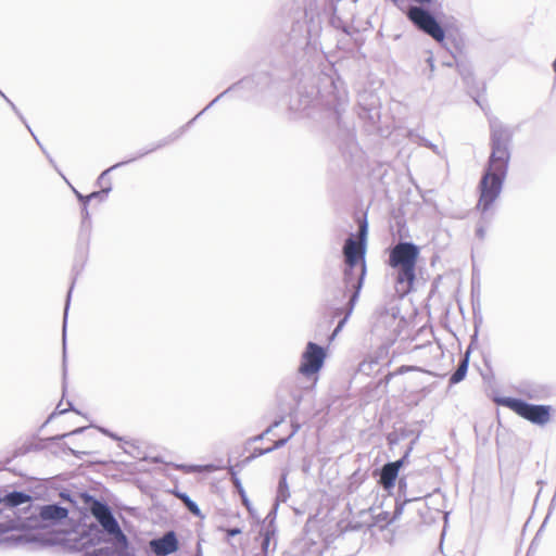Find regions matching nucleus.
Wrapping results in <instances>:
<instances>
[{
	"instance_id": "obj_1",
	"label": "nucleus",
	"mask_w": 556,
	"mask_h": 556,
	"mask_svg": "<svg viewBox=\"0 0 556 556\" xmlns=\"http://www.w3.org/2000/svg\"><path fill=\"white\" fill-rule=\"evenodd\" d=\"M514 130L498 118L490 119V155L483 168L478 190L477 210L485 214L500 197L508 173Z\"/></svg>"
},
{
	"instance_id": "obj_2",
	"label": "nucleus",
	"mask_w": 556,
	"mask_h": 556,
	"mask_svg": "<svg viewBox=\"0 0 556 556\" xmlns=\"http://www.w3.org/2000/svg\"><path fill=\"white\" fill-rule=\"evenodd\" d=\"M361 232L363 233L362 240H357L354 233H351L343 244L342 253L344 257V270H343V281L346 291L350 292L349 300L345 304L344 311L345 315L342 319L339 320L337 327L334 328L331 338H334L343 328L345 323L348 321L350 315L352 314L354 306L358 300L361 290L363 288L364 279L366 276V235H367V223L365 222L359 227ZM341 313L343 308H338Z\"/></svg>"
},
{
	"instance_id": "obj_3",
	"label": "nucleus",
	"mask_w": 556,
	"mask_h": 556,
	"mask_svg": "<svg viewBox=\"0 0 556 556\" xmlns=\"http://www.w3.org/2000/svg\"><path fill=\"white\" fill-rule=\"evenodd\" d=\"M267 80H268V78H267L266 74H254V75H252L250 77H244L241 80L232 84L230 87H228L222 93H219L216 98H214L200 113H198L186 125H184L182 127H180L179 129H177L176 131H174L173 134L167 136L166 138L157 141L151 148L140 151L136 156H134V157H131L129 160H126V161L118 162V163L112 165L111 167L106 168L105 170H103L100 174V176L98 177V179H97V185L100 186L101 188L108 186V182L109 181L111 182V179L108 178V175H109L110 172H112V170H114V169H116L118 167H122V166H124L126 164H129V163H131V162H134V161H136L138 159H141V157H143V156H146V155H148V154H150V153H152V152H154V151H156V150H159V149H161V148H163V147L174 142L175 140H177L194 123V121L197 118H199L205 111H207L215 103H217L228 92L237 90L239 87L248 88V89L252 90L254 87L267 84Z\"/></svg>"
},
{
	"instance_id": "obj_4",
	"label": "nucleus",
	"mask_w": 556,
	"mask_h": 556,
	"mask_svg": "<svg viewBox=\"0 0 556 556\" xmlns=\"http://www.w3.org/2000/svg\"><path fill=\"white\" fill-rule=\"evenodd\" d=\"M419 254V247L410 241H400L390 250L389 265L396 271L395 289L402 296L413 290Z\"/></svg>"
},
{
	"instance_id": "obj_5",
	"label": "nucleus",
	"mask_w": 556,
	"mask_h": 556,
	"mask_svg": "<svg viewBox=\"0 0 556 556\" xmlns=\"http://www.w3.org/2000/svg\"><path fill=\"white\" fill-rule=\"evenodd\" d=\"M403 13L417 30L445 45L446 29L428 7L407 5Z\"/></svg>"
},
{
	"instance_id": "obj_6",
	"label": "nucleus",
	"mask_w": 556,
	"mask_h": 556,
	"mask_svg": "<svg viewBox=\"0 0 556 556\" xmlns=\"http://www.w3.org/2000/svg\"><path fill=\"white\" fill-rule=\"evenodd\" d=\"M497 403L538 426L546 425L551 418L549 405L531 404L522 399L510 396L500 397Z\"/></svg>"
},
{
	"instance_id": "obj_7",
	"label": "nucleus",
	"mask_w": 556,
	"mask_h": 556,
	"mask_svg": "<svg viewBox=\"0 0 556 556\" xmlns=\"http://www.w3.org/2000/svg\"><path fill=\"white\" fill-rule=\"evenodd\" d=\"M80 498L105 533L111 536L121 533L122 529L119 523L114 517L111 507L105 502L96 498L87 492L80 493Z\"/></svg>"
},
{
	"instance_id": "obj_8",
	"label": "nucleus",
	"mask_w": 556,
	"mask_h": 556,
	"mask_svg": "<svg viewBox=\"0 0 556 556\" xmlns=\"http://www.w3.org/2000/svg\"><path fill=\"white\" fill-rule=\"evenodd\" d=\"M326 355L325 348L312 341L307 342L302 353L299 371L305 377L317 374L324 366Z\"/></svg>"
},
{
	"instance_id": "obj_9",
	"label": "nucleus",
	"mask_w": 556,
	"mask_h": 556,
	"mask_svg": "<svg viewBox=\"0 0 556 556\" xmlns=\"http://www.w3.org/2000/svg\"><path fill=\"white\" fill-rule=\"evenodd\" d=\"M408 453L409 451H407L401 459L396 462H389L384 464L379 470H377L376 475L378 476V483L384 490L390 491L394 488L400 468L404 464Z\"/></svg>"
},
{
	"instance_id": "obj_10",
	"label": "nucleus",
	"mask_w": 556,
	"mask_h": 556,
	"mask_svg": "<svg viewBox=\"0 0 556 556\" xmlns=\"http://www.w3.org/2000/svg\"><path fill=\"white\" fill-rule=\"evenodd\" d=\"M151 552L156 556H168L179 548V542L174 531H167L162 536L149 542Z\"/></svg>"
},
{
	"instance_id": "obj_11",
	"label": "nucleus",
	"mask_w": 556,
	"mask_h": 556,
	"mask_svg": "<svg viewBox=\"0 0 556 556\" xmlns=\"http://www.w3.org/2000/svg\"><path fill=\"white\" fill-rule=\"evenodd\" d=\"M68 509L60 504H47L40 507L39 518L47 525H56L67 518Z\"/></svg>"
},
{
	"instance_id": "obj_12",
	"label": "nucleus",
	"mask_w": 556,
	"mask_h": 556,
	"mask_svg": "<svg viewBox=\"0 0 556 556\" xmlns=\"http://www.w3.org/2000/svg\"><path fill=\"white\" fill-rule=\"evenodd\" d=\"M1 500L7 507L14 508L20 505L30 503L31 496L24 491H12L8 492L3 497H1Z\"/></svg>"
},
{
	"instance_id": "obj_13",
	"label": "nucleus",
	"mask_w": 556,
	"mask_h": 556,
	"mask_svg": "<svg viewBox=\"0 0 556 556\" xmlns=\"http://www.w3.org/2000/svg\"><path fill=\"white\" fill-rule=\"evenodd\" d=\"M75 278L72 281L70 290L66 295L65 307H64V318H63V390L65 389V378H66V324H67V313L70 308V302L72 296V291L74 288Z\"/></svg>"
},
{
	"instance_id": "obj_14",
	"label": "nucleus",
	"mask_w": 556,
	"mask_h": 556,
	"mask_svg": "<svg viewBox=\"0 0 556 556\" xmlns=\"http://www.w3.org/2000/svg\"><path fill=\"white\" fill-rule=\"evenodd\" d=\"M469 355H470V351L468 350L462 356L456 369L450 376V379H448L450 384H457L465 379L467 371H468V366H469Z\"/></svg>"
},
{
	"instance_id": "obj_15",
	"label": "nucleus",
	"mask_w": 556,
	"mask_h": 556,
	"mask_svg": "<svg viewBox=\"0 0 556 556\" xmlns=\"http://www.w3.org/2000/svg\"><path fill=\"white\" fill-rule=\"evenodd\" d=\"M113 536V544L116 546V555L115 556H137L129 548V540L127 535L121 531V533H116Z\"/></svg>"
},
{
	"instance_id": "obj_16",
	"label": "nucleus",
	"mask_w": 556,
	"mask_h": 556,
	"mask_svg": "<svg viewBox=\"0 0 556 556\" xmlns=\"http://www.w3.org/2000/svg\"><path fill=\"white\" fill-rule=\"evenodd\" d=\"M287 476L288 472L283 470L280 475L278 486H277V494H276V503H286L288 498L290 497L289 492V485L287 482Z\"/></svg>"
},
{
	"instance_id": "obj_17",
	"label": "nucleus",
	"mask_w": 556,
	"mask_h": 556,
	"mask_svg": "<svg viewBox=\"0 0 556 556\" xmlns=\"http://www.w3.org/2000/svg\"><path fill=\"white\" fill-rule=\"evenodd\" d=\"M175 496L181 501L190 514L203 518L199 505L187 493L177 491L175 492Z\"/></svg>"
},
{
	"instance_id": "obj_18",
	"label": "nucleus",
	"mask_w": 556,
	"mask_h": 556,
	"mask_svg": "<svg viewBox=\"0 0 556 556\" xmlns=\"http://www.w3.org/2000/svg\"><path fill=\"white\" fill-rule=\"evenodd\" d=\"M260 535L262 538L261 553L256 554L255 556H268L269 555L270 541L276 535V533L273 532V529H270V530H261Z\"/></svg>"
},
{
	"instance_id": "obj_19",
	"label": "nucleus",
	"mask_w": 556,
	"mask_h": 556,
	"mask_svg": "<svg viewBox=\"0 0 556 556\" xmlns=\"http://www.w3.org/2000/svg\"><path fill=\"white\" fill-rule=\"evenodd\" d=\"M278 503H275V505L273 506V508L270 509V511L267 514L265 520H264V527L262 530H270L273 529V532L276 533L277 532V527H276V516H277V508H278Z\"/></svg>"
},
{
	"instance_id": "obj_20",
	"label": "nucleus",
	"mask_w": 556,
	"mask_h": 556,
	"mask_svg": "<svg viewBox=\"0 0 556 556\" xmlns=\"http://www.w3.org/2000/svg\"><path fill=\"white\" fill-rule=\"evenodd\" d=\"M112 191V182H108V186L102 187L99 191H93L87 195V200H98L99 202H104L109 195V193Z\"/></svg>"
},
{
	"instance_id": "obj_21",
	"label": "nucleus",
	"mask_w": 556,
	"mask_h": 556,
	"mask_svg": "<svg viewBox=\"0 0 556 556\" xmlns=\"http://www.w3.org/2000/svg\"><path fill=\"white\" fill-rule=\"evenodd\" d=\"M299 429H300L299 425H293L292 431L288 437L281 438L277 441H275L273 446L265 448V452H273L275 450H278V448L285 446L288 443V441L299 431Z\"/></svg>"
},
{
	"instance_id": "obj_22",
	"label": "nucleus",
	"mask_w": 556,
	"mask_h": 556,
	"mask_svg": "<svg viewBox=\"0 0 556 556\" xmlns=\"http://www.w3.org/2000/svg\"><path fill=\"white\" fill-rule=\"evenodd\" d=\"M375 525L379 526L381 529L389 526L391 522L394 521V518L390 517V513L388 511H380L379 514L374 516Z\"/></svg>"
},
{
	"instance_id": "obj_23",
	"label": "nucleus",
	"mask_w": 556,
	"mask_h": 556,
	"mask_svg": "<svg viewBox=\"0 0 556 556\" xmlns=\"http://www.w3.org/2000/svg\"><path fill=\"white\" fill-rule=\"evenodd\" d=\"M0 96L10 104V106L12 108V110L15 112V114L20 117V119L26 125L27 129L30 131V135L34 136L35 140L37 141V143L39 146L40 142L39 140L36 138V136L34 135V131H31L30 127L27 125L26 121L24 119V116L22 115V113L18 111V109L15 106V104L0 90Z\"/></svg>"
},
{
	"instance_id": "obj_24",
	"label": "nucleus",
	"mask_w": 556,
	"mask_h": 556,
	"mask_svg": "<svg viewBox=\"0 0 556 556\" xmlns=\"http://www.w3.org/2000/svg\"><path fill=\"white\" fill-rule=\"evenodd\" d=\"M116 546L112 543L111 546H103L92 551L90 556H115Z\"/></svg>"
},
{
	"instance_id": "obj_25",
	"label": "nucleus",
	"mask_w": 556,
	"mask_h": 556,
	"mask_svg": "<svg viewBox=\"0 0 556 556\" xmlns=\"http://www.w3.org/2000/svg\"><path fill=\"white\" fill-rule=\"evenodd\" d=\"M456 67H457L458 74L463 77V79L466 83H468L469 79L472 78V71H471L470 66H468L465 63L456 62Z\"/></svg>"
},
{
	"instance_id": "obj_26",
	"label": "nucleus",
	"mask_w": 556,
	"mask_h": 556,
	"mask_svg": "<svg viewBox=\"0 0 556 556\" xmlns=\"http://www.w3.org/2000/svg\"><path fill=\"white\" fill-rule=\"evenodd\" d=\"M68 405H70L68 408L63 409V407H61V403H60L56 406V410L49 416L47 422L50 421L54 417L55 414L63 415V414L67 413L68 410H73V412L79 414V412L73 406V404L71 402H68Z\"/></svg>"
},
{
	"instance_id": "obj_27",
	"label": "nucleus",
	"mask_w": 556,
	"mask_h": 556,
	"mask_svg": "<svg viewBox=\"0 0 556 556\" xmlns=\"http://www.w3.org/2000/svg\"><path fill=\"white\" fill-rule=\"evenodd\" d=\"M68 405H70L68 408L63 409V407H61V403H60L56 406V410L49 416L47 422L50 421L54 417L55 414L63 415V414L67 413L68 410H73V412L79 414V412L73 406V404L71 402H68Z\"/></svg>"
},
{
	"instance_id": "obj_28",
	"label": "nucleus",
	"mask_w": 556,
	"mask_h": 556,
	"mask_svg": "<svg viewBox=\"0 0 556 556\" xmlns=\"http://www.w3.org/2000/svg\"><path fill=\"white\" fill-rule=\"evenodd\" d=\"M230 476H231V481L235 485V488L237 489V491H242L243 486H242V483H241V480L238 478V475H237V471L235 470L233 467H229L228 469Z\"/></svg>"
},
{
	"instance_id": "obj_29",
	"label": "nucleus",
	"mask_w": 556,
	"mask_h": 556,
	"mask_svg": "<svg viewBox=\"0 0 556 556\" xmlns=\"http://www.w3.org/2000/svg\"><path fill=\"white\" fill-rule=\"evenodd\" d=\"M85 429H86V427H79V428H76L75 430H73L71 432L52 437V438H50V440H52V441L62 440V439H64L66 437H70V435L83 433L85 431Z\"/></svg>"
},
{
	"instance_id": "obj_30",
	"label": "nucleus",
	"mask_w": 556,
	"mask_h": 556,
	"mask_svg": "<svg viewBox=\"0 0 556 556\" xmlns=\"http://www.w3.org/2000/svg\"><path fill=\"white\" fill-rule=\"evenodd\" d=\"M90 226V215L87 206H83L81 210V227H89Z\"/></svg>"
},
{
	"instance_id": "obj_31",
	"label": "nucleus",
	"mask_w": 556,
	"mask_h": 556,
	"mask_svg": "<svg viewBox=\"0 0 556 556\" xmlns=\"http://www.w3.org/2000/svg\"><path fill=\"white\" fill-rule=\"evenodd\" d=\"M280 425V421H275L270 427H268L262 434L255 437L253 440L258 441L264 438L265 434L269 433L273 428L278 427Z\"/></svg>"
},
{
	"instance_id": "obj_32",
	"label": "nucleus",
	"mask_w": 556,
	"mask_h": 556,
	"mask_svg": "<svg viewBox=\"0 0 556 556\" xmlns=\"http://www.w3.org/2000/svg\"><path fill=\"white\" fill-rule=\"evenodd\" d=\"M77 200L81 203L83 206H87L89 204V200H87V195L81 194L77 190H74Z\"/></svg>"
},
{
	"instance_id": "obj_33",
	"label": "nucleus",
	"mask_w": 556,
	"mask_h": 556,
	"mask_svg": "<svg viewBox=\"0 0 556 556\" xmlns=\"http://www.w3.org/2000/svg\"><path fill=\"white\" fill-rule=\"evenodd\" d=\"M426 62H427V64H428V66H429V70H430L429 78H431V77H432V74H433V72H434V68H435V66H434V60H433V56H432V55H429V56L427 58Z\"/></svg>"
},
{
	"instance_id": "obj_34",
	"label": "nucleus",
	"mask_w": 556,
	"mask_h": 556,
	"mask_svg": "<svg viewBox=\"0 0 556 556\" xmlns=\"http://www.w3.org/2000/svg\"><path fill=\"white\" fill-rule=\"evenodd\" d=\"M228 536H236L241 533V529L238 527L229 528L226 530Z\"/></svg>"
},
{
	"instance_id": "obj_35",
	"label": "nucleus",
	"mask_w": 556,
	"mask_h": 556,
	"mask_svg": "<svg viewBox=\"0 0 556 556\" xmlns=\"http://www.w3.org/2000/svg\"><path fill=\"white\" fill-rule=\"evenodd\" d=\"M424 146L431 149L434 153L440 154L439 148L437 144H433L429 140H425Z\"/></svg>"
},
{
	"instance_id": "obj_36",
	"label": "nucleus",
	"mask_w": 556,
	"mask_h": 556,
	"mask_svg": "<svg viewBox=\"0 0 556 556\" xmlns=\"http://www.w3.org/2000/svg\"><path fill=\"white\" fill-rule=\"evenodd\" d=\"M476 236L479 238V239H484L485 237V229L483 226H478L477 229H476Z\"/></svg>"
},
{
	"instance_id": "obj_37",
	"label": "nucleus",
	"mask_w": 556,
	"mask_h": 556,
	"mask_svg": "<svg viewBox=\"0 0 556 556\" xmlns=\"http://www.w3.org/2000/svg\"><path fill=\"white\" fill-rule=\"evenodd\" d=\"M522 392L528 395L530 399H539V394L536 390H522Z\"/></svg>"
},
{
	"instance_id": "obj_38",
	"label": "nucleus",
	"mask_w": 556,
	"mask_h": 556,
	"mask_svg": "<svg viewBox=\"0 0 556 556\" xmlns=\"http://www.w3.org/2000/svg\"><path fill=\"white\" fill-rule=\"evenodd\" d=\"M402 511H403V504L396 503L395 510H394L392 518H394V520H395L402 514Z\"/></svg>"
},
{
	"instance_id": "obj_39",
	"label": "nucleus",
	"mask_w": 556,
	"mask_h": 556,
	"mask_svg": "<svg viewBox=\"0 0 556 556\" xmlns=\"http://www.w3.org/2000/svg\"><path fill=\"white\" fill-rule=\"evenodd\" d=\"M268 453L269 452H265V448H254L251 458H254V457H257V456H261V455H264V454H268Z\"/></svg>"
},
{
	"instance_id": "obj_40",
	"label": "nucleus",
	"mask_w": 556,
	"mask_h": 556,
	"mask_svg": "<svg viewBox=\"0 0 556 556\" xmlns=\"http://www.w3.org/2000/svg\"><path fill=\"white\" fill-rule=\"evenodd\" d=\"M187 468V472H200L201 471V467L200 466H197V465H190V466H185Z\"/></svg>"
},
{
	"instance_id": "obj_41",
	"label": "nucleus",
	"mask_w": 556,
	"mask_h": 556,
	"mask_svg": "<svg viewBox=\"0 0 556 556\" xmlns=\"http://www.w3.org/2000/svg\"><path fill=\"white\" fill-rule=\"evenodd\" d=\"M413 368L409 367V366H401L399 369H397V372L399 374H404V372H408L410 371Z\"/></svg>"
},
{
	"instance_id": "obj_42",
	"label": "nucleus",
	"mask_w": 556,
	"mask_h": 556,
	"mask_svg": "<svg viewBox=\"0 0 556 556\" xmlns=\"http://www.w3.org/2000/svg\"><path fill=\"white\" fill-rule=\"evenodd\" d=\"M60 495H61V498H62V500L72 502V496H71V494H70V493H67V492H61V493H60Z\"/></svg>"
},
{
	"instance_id": "obj_43",
	"label": "nucleus",
	"mask_w": 556,
	"mask_h": 556,
	"mask_svg": "<svg viewBox=\"0 0 556 556\" xmlns=\"http://www.w3.org/2000/svg\"><path fill=\"white\" fill-rule=\"evenodd\" d=\"M108 437L116 441H123V438L118 437L116 433L112 431L109 432Z\"/></svg>"
},
{
	"instance_id": "obj_44",
	"label": "nucleus",
	"mask_w": 556,
	"mask_h": 556,
	"mask_svg": "<svg viewBox=\"0 0 556 556\" xmlns=\"http://www.w3.org/2000/svg\"><path fill=\"white\" fill-rule=\"evenodd\" d=\"M98 430H99L102 434H104V435H106V437H108V434H109V432H110V430H109V429H106V428H104V427H98Z\"/></svg>"
},
{
	"instance_id": "obj_45",
	"label": "nucleus",
	"mask_w": 556,
	"mask_h": 556,
	"mask_svg": "<svg viewBox=\"0 0 556 556\" xmlns=\"http://www.w3.org/2000/svg\"><path fill=\"white\" fill-rule=\"evenodd\" d=\"M241 500H242V503H243L248 508H250V501H249L248 496H245V497H243V498H241Z\"/></svg>"
},
{
	"instance_id": "obj_46",
	"label": "nucleus",
	"mask_w": 556,
	"mask_h": 556,
	"mask_svg": "<svg viewBox=\"0 0 556 556\" xmlns=\"http://www.w3.org/2000/svg\"><path fill=\"white\" fill-rule=\"evenodd\" d=\"M41 150L43 151V153L48 156L49 159V162L54 165V161L50 157V155L46 152V150L42 148V146H40Z\"/></svg>"
},
{
	"instance_id": "obj_47",
	"label": "nucleus",
	"mask_w": 556,
	"mask_h": 556,
	"mask_svg": "<svg viewBox=\"0 0 556 556\" xmlns=\"http://www.w3.org/2000/svg\"><path fill=\"white\" fill-rule=\"evenodd\" d=\"M333 116H334L336 121L339 123L340 113H339V111L337 109L333 112Z\"/></svg>"
},
{
	"instance_id": "obj_48",
	"label": "nucleus",
	"mask_w": 556,
	"mask_h": 556,
	"mask_svg": "<svg viewBox=\"0 0 556 556\" xmlns=\"http://www.w3.org/2000/svg\"><path fill=\"white\" fill-rule=\"evenodd\" d=\"M194 556H202V552H201L200 545L198 546V551H197V554Z\"/></svg>"
},
{
	"instance_id": "obj_49",
	"label": "nucleus",
	"mask_w": 556,
	"mask_h": 556,
	"mask_svg": "<svg viewBox=\"0 0 556 556\" xmlns=\"http://www.w3.org/2000/svg\"><path fill=\"white\" fill-rule=\"evenodd\" d=\"M239 493H240V495H241V498H243V497H245V496H247L244 489H242V491H239Z\"/></svg>"
},
{
	"instance_id": "obj_50",
	"label": "nucleus",
	"mask_w": 556,
	"mask_h": 556,
	"mask_svg": "<svg viewBox=\"0 0 556 556\" xmlns=\"http://www.w3.org/2000/svg\"><path fill=\"white\" fill-rule=\"evenodd\" d=\"M553 71L556 73V59L553 62Z\"/></svg>"
},
{
	"instance_id": "obj_51",
	"label": "nucleus",
	"mask_w": 556,
	"mask_h": 556,
	"mask_svg": "<svg viewBox=\"0 0 556 556\" xmlns=\"http://www.w3.org/2000/svg\"><path fill=\"white\" fill-rule=\"evenodd\" d=\"M444 65H446V66H452V65H453V63H452V62H445V63H444Z\"/></svg>"
},
{
	"instance_id": "obj_52",
	"label": "nucleus",
	"mask_w": 556,
	"mask_h": 556,
	"mask_svg": "<svg viewBox=\"0 0 556 556\" xmlns=\"http://www.w3.org/2000/svg\"><path fill=\"white\" fill-rule=\"evenodd\" d=\"M345 290H339V293H341L343 296L345 295Z\"/></svg>"
},
{
	"instance_id": "obj_53",
	"label": "nucleus",
	"mask_w": 556,
	"mask_h": 556,
	"mask_svg": "<svg viewBox=\"0 0 556 556\" xmlns=\"http://www.w3.org/2000/svg\"><path fill=\"white\" fill-rule=\"evenodd\" d=\"M308 103H309V100H306L304 108H306Z\"/></svg>"
},
{
	"instance_id": "obj_54",
	"label": "nucleus",
	"mask_w": 556,
	"mask_h": 556,
	"mask_svg": "<svg viewBox=\"0 0 556 556\" xmlns=\"http://www.w3.org/2000/svg\"><path fill=\"white\" fill-rule=\"evenodd\" d=\"M73 269L76 270V273H78L76 265L73 266Z\"/></svg>"
}]
</instances>
